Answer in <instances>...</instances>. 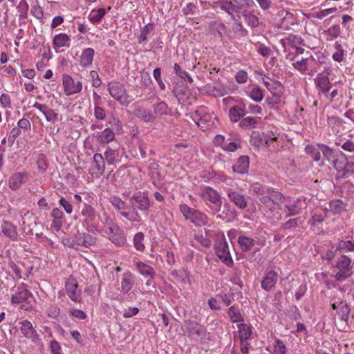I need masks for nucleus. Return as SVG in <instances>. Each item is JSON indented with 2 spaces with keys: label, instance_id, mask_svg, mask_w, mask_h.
<instances>
[{
  "label": "nucleus",
  "instance_id": "f257e3e1",
  "mask_svg": "<svg viewBox=\"0 0 354 354\" xmlns=\"http://www.w3.org/2000/svg\"><path fill=\"white\" fill-rule=\"evenodd\" d=\"M199 196L210 209L212 215L216 216L217 218L223 221H229L230 217L236 216V211L234 207H232L229 203L224 205L227 212L223 211L219 214L222 205V199L221 194L212 187L206 186L201 189Z\"/></svg>",
  "mask_w": 354,
  "mask_h": 354
},
{
  "label": "nucleus",
  "instance_id": "f03ea898",
  "mask_svg": "<svg viewBox=\"0 0 354 354\" xmlns=\"http://www.w3.org/2000/svg\"><path fill=\"white\" fill-rule=\"evenodd\" d=\"M151 208L149 199L147 196L136 194L129 198V209L131 212H121V216L131 222L140 223L142 221L138 210L145 215H148Z\"/></svg>",
  "mask_w": 354,
  "mask_h": 354
},
{
  "label": "nucleus",
  "instance_id": "7ed1b4c3",
  "mask_svg": "<svg viewBox=\"0 0 354 354\" xmlns=\"http://www.w3.org/2000/svg\"><path fill=\"white\" fill-rule=\"evenodd\" d=\"M354 263L351 259L344 254L338 257L333 266L337 270L334 275L335 279L338 281H343L353 274Z\"/></svg>",
  "mask_w": 354,
  "mask_h": 354
},
{
  "label": "nucleus",
  "instance_id": "20e7f679",
  "mask_svg": "<svg viewBox=\"0 0 354 354\" xmlns=\"http://www.w3.org/2000/svg\"><path fill=\"white\" fill-rule=\"evenodd\" d=\"M181 214L186 220L189 221L196 227H202L208 224V216L201 211L192 208L187 204H181L179 207Z\"/></svg>",
  "mask_w": 354,
  "mask_h": 354
},
{
  "label": "nucleus",
  "instance_id": "39448f33",
  "mask_svg": "<svg viewBox=\"0 0 354 354\" xmlns=\"http://www.w3.org/2000/svg\"><path fill=\"white\" fill-rule=\"evenodd\" d=\"M182 330L189 339L196 342L205 339L207 334V330L204 326L190 319L185 321Z\"/></svg>",
  "mask_w": 354,
  "mask_h": 354
},
{
  "label": "nucleus",
  "instance_id": "423d86ee",
  "mask_svg": "<svg viewBox=\"0 0 354 354\" xmlns=\"http://www.w3.org/2000/svg\"><path fill=\"white\" fill-rule=\"evenodd\" d=\"M108 91L111 96L122 105H128L130 103L129 96L123 84L118 82H111L108 84Z\"/></svg>",
  "mask_w": 354,
  "mask_h": 354
},
{
  "label": "nucleus",
  "instance_id": "0eeeda50",
  "mask_svg": "<svg viewBox=\"0 0 354 354\" xmlns=\"http://www.w3.org/2000/svg\"><path fill=\"white\" fill-rule=\"evenodd\" d=\"M216 256L227 266H232L234 263L233 259L230 252L229 245L225 239L217 240L214 245Z\"/></svg>",
  "mask_w": 354,
  "mask_h": 354
},
{
  "label": "nucleus",
  "instance_id": "6e6552de",
  "mask_svg": "<svg viewBox=\"0 0 354 354\" xmlns=\"http://www.w3.org/2000/svg\"><path fill=\"white\" fill-rule=\"evenodd\" d=\"M29 178L30 174L28 171L13 172L8 178V186L11 190L17 191L29 180Z\"/></svg>",
  "mask_w": 354,
  "mask_h": 354
},
{
  "label": "nucleus",
  "instance_id": "1a4fd4ad",
  "mask_svg": "<svg viewBox=\"0 0 354 354\" xmlns=\"http://www.w3.org/2000/svg\"><path fill=\"white\" fill-rule=\"evenodd\" d=\"M225 192L229 201L238 208L245 209L248 207V198L245 194L231 187L227 188Z\"/></svg>",
  "mask_w": 354,
  "mask_h": 354
},
{
  "label": "nucleus",
  "instance_id": "9d476101",
  "mask_svg": "<svg viewBox=\"0 0 354 354\" xmlns=\"http://www.w3.org/2000/svg\"><path fill=\"white\" fill-rule=\"evenodd\" d=\"M63 87L66 95H72L80 93L82 89V84L80 81L75 82L68 75H63Z\"/></svg>",
  "mask_w": 354,
  "mask_h": 354
},
{
  "label": "nucleus",
  "instance_id": "9b49d317",
  "mask_svg": "<svg viewBox=\"0 0 354 354\" xmlns=\"http://www.w3.org/2000/svg\"><path fill=\"white\" fill-rule=\"evenodd\" d=\"M105 233L110 241L118 246H122L126 242V238L122 230L118 225L108 226Z\"/></svg>",
  "mask_w": 354,
  "mask_h": 354
},
{
  "label": "nucleus",
  "instance_id": "f8f14e48",
  "mask_svg": "<svg viewBox=\"0 0 354 354\" xmlns=\"http://www.w3.org/2000/svg\"><path fill=\"white\" fill-rule=\"evenodd\" d=\"M77 211L80 216H82L84 218L82 221V224L95 223L97 217L96 211L95 208L86 203L79 204L77 206Z\"/></svg>",
  "mask_w": 354,
  "mask_h": 354
},
{
  "label": "nucleus",
  "instance_id": "ddd939ff",
  "mask_svg": "<svg viewBox=\"0 0 354 354\" xmlns=\"http://www.w3.org/2000/svg\"><path fill=\"white\" fill-rule=\"evenodd\" d=\"M278 277V273L276 271L266 270L261 281V288L266 291L270 290L275 286Z\"/></svg>",
  "mask_w": 354,
  "mask_h": 354
},
{
  "label": "nucleus",
  "instance_id": "4468645a",
  "mask_svg": "<svg viewBox=\"0 0 354 354\" xmlns=\"http://www.w3.org/2000/svg\"><path fill=\"white\" fill-rule=\"evenodd\" d=\"M246 103L243 100L239 101V105L232 106L229 110V117L232 122H236L246 115Z\"/></svg>",
  "mask_w": 354,
  "mask_h": 354
},
{
  "label": "nucleus",
  "instance_id": "2eb2a0df",
  "mask_svg": "<svg viewBox=\"0 0 354 354\" xmlns=\"http://www.w3.org/2000/svg\"><path fill=\"white\" fill-rule=\"evenodd\" d=\"M287 209L286 216H295L301 213L304 209L307 207V203L305 199L299 198L294 201L293 203L285 205Z\"/></svg>",
  "mask_w": 354,
  "mask_h": 354
},
{
  "label": "nucleus",
  "instance_id": "dca6fc26",
  "mask_svg": "<svg viewBox=\"0 0 354 354\" xmlns=\"http://www.w3.org/2000/svg\"><path fill=\"white\" fill-rule=\"evenodd\" d=\"M21 332L28 339H30L33 343H37L39 338L37 331L34 329L32 323L28 320H24L20 323Z\"/></svg>",
  "mask_w": 354,
  "mask_h": 354
},
{
  "label": "nucleus",
  "instance_id": "f3484780",
  "mask_svg": "<svg viewBox=\"0 0 354 354\" xmlns=\"http://www.w3.org/2000/svg\"><path fill=\"white\" fill-rule=\"evenodd\" d=\"M105 161L104 158L100 153H95L93 160L91 165V174L95 176H100L104 171Z\"/></svg>",
  "mask_w": 354,
  "mask_h": 354
},
{
  "label": "nucleus",
  "instance_id": "a211bd4d",
  "mask_svg": "<svg viewBox=\"0 0 354 354\" xmlns=\"http://www.w3.org/2000/svg\"><path fill=\"white\" fill-rule=\"evenodd\" d=\"M250 165V158L248 156H241L232 166L234 173L243 175L248 174Z\"/></svg>",
  "mask_w": 354,
  "mask_h": 354
},
{
  "label": "nucleus",
  "instance_id": "6ab92c4d",
  "mask_svg": "<svg viewBox=\"0 0 354 354\" xmlns=\"http://www.w3.org/2000/svg\"><path fill=\"white\" fill-rule=\"evenodd\" d=\"M136 268L138 272L142 276L148 279L147 284L149 285L151 283L150 281L153 279L156 276V272L154 269L151 266L141 261H139L136 263Z\"/></svg>",
  "mask_w": 354,
  "mask_h": 354
},
{
  "label": "nucleus",
  "instance_id": "aec40b11",
  "mask_svg": "<svg viewBox=\"0 0 354 354\" xmlns=\"http://www.w3.org/2000/svg\"><path fill=\"white\" fill-rule=\"evenodd\" d=\"M315 83L317 89L324 94H326L331 88L332 84L328 76L319 73L315 79Z\"/></svg>",
  "mask_w": 354,
  "mask_h": 354
},
{
  "label": "nucleus",
  "instance_id": "412c9836",
  "mask_svg": "<svg viewBox=\"0 0 354 354\" xmlns=\"http://www.w3.org/2000/svg\"><path fill=\"white\" fill-rule=\"evenodd\" d=\"M135 283L133 274L130 271L122 274L120 291L122 293H128L133 288Z\"/></svg>",
  "mask_w": 354,
  "mask_h": 354
},
{
  "label": "nucleus",
  "instance_id": "4be33fe9",
  "mask_svg": "<svg viewBox=\"0 0 354 354\" xmlns=\"http://www.w3.org/2000/svg\"><path fill=\"white\" fill-rule=\"evenodd\" d=\"M153 113L157 116L172 115V109L165 101H160L152 105Z\"/></svg>",
  "mask_w": 354,
  "mask_h": 354
},
{
  "label": "nucleus",
  "instance_id": "5701e85b",
  "mask_svg": "<svg viewBox=\"0 0 354 354\" xmlns=\"http://www.w3.org/2000/svg\"><path fill=\"white\" fill-rule=\"evenodd\" d=\"M135 115L142 121L149 123L153 122L156 120V116L150 109L144 107H138L135 111Z\"/></svg>",
  "mask_w": 354,
  "mask_h": 354
},
{
  "label": "nucleus",
  "instance_id": "b1692460",
  "mask_svg": "<svg viewBox=\"0 0 354 354\" xmlns=\"http://www.w3.org/2000/svg\"><path fill=\"white\" fill-rule=\"evenodd\" d=\"M95 50L93 48H87L83 50L80 56V64L83 68H87L92 65Z\"/></svg>",
  "mask_w": 354,
  "mask_h": 354
},
{
  "label": "nucleus",
  "instance_id": "393cba45",
  "mask_svg": "<svg viewBox=\"0 0 354 354\" xmlns=\"http://www.w3.org/2000/svg\"><path fill=\"white\" fill-rule=\"evenodd\" d=\"M318 147L322 151L323 156L328 161H332L336 159L338 154L340 153L342 156H345L342 151L331 149L328 145L324 144H319Z\"/></svg>",
  "mask_w": 354,
  "mask_h": 354
},
{
  "label": "nucleus",
  "instance_id": "a878e982",
  "mask_svg": "<svg viewBox=\"0 0 354 354\" xmlns=\"http://www.w3.org/2000/svg\"><path fill=\"white\" fill-rule=\"evenodd\" d=\"M65 287L68 297L73 301H78L80 300V295L77 291V281L75 279L68 281L66 283Z\"/></svg>",
  "mask_w": 354,
  "mask_h": 354
},
{
  "label": "nucleus",
  "instance_id": "bb28decb",
  "mask_svg": "<svg viewBox=\"0 0 354 354\" xmlns=\"http://www.w3.org/2000/svg\"><path fill=\"white\" fill-rule=\"evenodd\" d=\"M2 232L5 236L12 240H17V232L16 227L10 222L4 221L1 225Z\"/></svg>",
  "mask_w": 354,
  "mask_h": 354
},
{
  "label": "nucleus",
  "instance_id": "cd10ccee",
  "mask_svg": "<svg viewBox=\"0 0 354 354\" xmlns=\"http://www.w3.org/2000/svg\"><path fill=\"white\" fill-rule=\"evenodd\" d=\"M238 243L241 250L243 252H246L251 250V249L254 246L255 240L250 237L241 235L238 238Z\"/></svg>",
  "mask_w": 354,
  "mask_h": 354
},
{
  "label": "nucleus",
  "instance_id": "c85d7f7f",
  "mask_svg": "<svg viewBox=\"0 0 354 354\" xmlns=\"http://www.w3.org/2000/svg\"><path fill=\"white\" fill-rule=\"evenodd\" d=\"M32 296L31 292L28 290H22L17 291L11 297L12 304H19L26 301L30 297Z\"/></svg>",
  "mask_w": 354,
  "mask_h": 354
},
{
  "label": "nucleus",
  "instance_id": "c756f323",
  "mask_svg": "<svg viewBox=\"0 0 354 354\" xmlns=\"http://www.w3.org/2000/svg\"><path fill=\"white\" fill-rule=\"evenodd\" d=\"M347 204L340 199H333L329 203V209L334 214H340L346 209Z\"/></svg>",
  "mask_w": 354,
  "mask_h": 354
},
{
  "label": "nucleus",
  "instance_id": "7c9ffc66",
  "mask_svg": "<svg viewBox=\"0 0 354 354\" xmlns=\"http://www.w3.org/2000/svg\"><path fill=\"white\" fill-rule=\"evenodd\" d=\"M76 241L78 245L88 247L95 244L96 238L88 234L83 233L77 237Z\"/></svg>",
  "mask_w": 354,
  "mask_h": 354
},
{
  "label": "nucleus",
  "instance_id": "2f4dec72",
  "mask_svg": "<svg viewBox=\"0 0 354 354\" xmlns=\"http://www.w3.org/2000/svg\"><path fill=\"white\" fill-rule=\"evenodd\" d=\"M115 138V133L110 128L105 129L97 136V139L100 143L108 144Z\"/></svg>",
  "mask_w": 354,
  "mask_h": 354
},
{
  "label": "nucleus",
  "instance_id": "473e14b6",
  "mask_svg": "<svg viewBox=\"0 0 354 354\" xmlns=\"http://www.w3.org/2000/svg\"><path fill=\"white\" fill-rule=\"evenodd\" d=\"M241 15L244 18V20L248 26H250L251 28H256L259 26V18L252 12L243 10L241 12Z\"/></svg>",
  "mask_w": 354,
  "mask_h": 354
},
{
  "label": "nucleus",
  "instance_id": "72a5a7b5",
  "mask_svg": "<svg viewBox=\"0 0 354 354\" xmlns=\"http://www.w3.org/2000/svg\"><path fill=\"white\" fill-rule=\"evenodd\" d=\"M335 252L345 253L348 252H354V241H340L337 243Z\"/></svg>",
  "mask_w": 354,
  "mask_h": 354
},
{
  "label": "nucleus",
  "instance_id": "f704fd0d",
  "mask_svg": "<svg viewBox=\"0 0 354 354\" xmlns=\"http://www.w3.org/2000/svg\"><path fill=\"white\" fill-rule=\"evenodd\" d=\"M228 316L233 323H241L243 322V317L237 305H233L228 309Z\"/></svg>",
  "mask_w": 354,
  "mask_h": 354
},
{
  "label": "nucleus",
  "instance_id": "c9c22d12",
  "mask_svg": "<svg viewBox=\"0 0 354 354\" xmlns=\"http://www.w3.org/2000/svg\"><path fill=\"white\" fill-rule=\"evenodd\" d=\"M240 340H248L252 335V326L247 324L241 323L238 325Z\"/></svg>",
  "mask_w": 354,
  "mask_h": 354
},
{
  "label": "nucleus",
  "instance_id": "e433bc0d",
  "mask_svg": "<svg viewBox=\"0 0 354 354\" xmlns=\"http://www.w3.org/2000/svg\"><path fill=\"white\" fill-rule=\"evenodd\" d=\"M70 41V37L66 34L60 33L54 36L53 44L54 48H61L67 45Z\"/></svg>",
  "mask_w": 354,
  "mask_h": 354
},
{
  "label": "nucleus",
  "instance_id": "4c0bfd02",
  "mask_svg": "<svg viewBox=\"0 0 354 354\" xmlns=\"http://www.w3.org/2000/svg\"><path fill=\"white\" fill-rule=\"evenodd\" d=\"M106 10L103 8L97 10L93 9L88 16V19L92 24L99 23L106 15Z\"/></svg>",
  "mask_w": 354,
  "mask_h": 354
},
{
  "label": "nucleus",
  "instance_id": "58836bf2",
  "mask_svg": "<svg viewBox=\"0 0 354 354\" xmlns=\"http://www.w3.org/2000/svg\"><path fill=\"white\" fill-rule=\"evenodd\" d=\"M258 120L254 117H246L241 120L239 126L242 129H250L257 127Z\"/></svg>",
  "mask_w": 354,
  "mask_h": 354
},
{
  "label": "nucleus",
  "instance_id": "ea45409f",
  "mask_svg": "<svg viewBox=\"0 0 354 354\" xmlns=\"http://www.w3.org/2000/svg\"><path fill=\"white\" fill-rule=\"evenodd\" d=\"M111 205L120 212L121 214V212H126L125 210L128 209V206L126 203L122 201L118 196H113L109 199Z\"/></svg>",
  "mask_w": 354,
  "mask_h": 354
},
{
  "label": "nucleus",
  "instance_id": "a19ab883",
  "mask_svg": "<svg viewBox=\"0 0 354 354\" xmlns=\"http://www.w3.org/2000/svg\"><path fill=\"white\" fill-rule=\"evenodd\" d=\"M354 174V162L346 161L339 178H348Z\"/></svg>",
  "mask_w": 354,
  "mask_h": 354
},
{
  "label": "nucleus",
  "instance_id": "79ce46f5",
  "mask_svg": "<svg viewBox=\"0 0 354 354\" xmlns=\"http://www.w3.org/2000/svg\"><path fill=\"white\" fill-rule=\"evenodd\" d=\"M194 120H197L196 122L198 126L201 124H205L209 121L211 115L209 114H205L203 109L196 110L194 113Z\"/></svg>",
  "mask_w": 354,
  "mask_h": 354
},
{
  "label": "nucleus",
  "instance_id": "37998d69",
  "mask_svg": "<svg viewBox=\"0 0 354 354\" xmlns=\"http://www.w3.org/2000/svg\"><path fill=\"white\" fill-rule=\"evenodd\" d=\"M267 194H269L274 204L283 203L285 199L284 196L279 192L275 191L273 189H268Z\"/></svg>",
  "mask_w": 354,
  "mask_h": 354
},
{
  "label": "nucleus",
  "instance_id": "c03bdc74",
  "mask_svg": "<svg viewBox=\"0 0 354 354\" xmlns=\"http://www.w3.org/2000/svg\"><path fill=\"white\" fill-rule=\"evenodd\" d=\"M248 96L255 102H261L263 99V93L259 86L254 87L248 93Z\"/></svg>",
  "mask_w": 354,
  "mask_h": 354
},
{
  "label": "nucleus",
  "instance_id": "a18cd8bd",
  "mask_svg": "<svg viewBox=\"0 0 354 354\" xmlns=\"http://www.w3.org/2000/svg\"><path fill=\"white\" fill-rule=\"evenodd\" d=\"M154 28V24L152 23H149L148 24L145 25L141 30L140 35L138 37V41L140 44H142V42L145 41L147 39V35L150 32L151 30H153Z\"/></svg>",
  "mask_w": 354,
  "mask_h": 354
},
{
  "label": "nucleus",
  "instance_id": "49530a36",
  "mask_svg": "<svg viewBox=\"0 0 354 354\" xmlns=\"http://www.w3.org/2000/svg\"><path fill=\"white\" fill-rule=\"evenodd\" d=\"M144 234L141 232L136 233L133 238V245L136 249L138 251L142 252L145 246L143 243Z\"/></svg>",
  "mask_w": 354,
  "mask_h": 354
},
{
  "label": "nucleus",
  "instance_id": "de8ad7c7",
  "mask_svg": "<svg viewBox=\"0 0 354 354\" xmlns=\"http://www.w3.org/2000/svg\"><path fill=\"white\" fill-rule=\"evenodd\" d=\"M8 267L15 273L16 278L17 279H20L22 278V275H21L22 268H25V265L23 263H20L19 265V264H16L13 261H10L8 263Z\"/></svg>",
  "mask_w": 354,
  "mask_h": 354
},
{
  "label": "nucleus",
  "instance_id": "09e8293b",
  "mask_svg": "<svg viewBox=\"0 0 354 354\" xmlns=\"http://www.w3.org/2000/svg\"><path fill=\"white\" fill-rule=\"evenodd\" d=\"M286 40H288V44L293 48L297 47L298 45H305L304 39L295 35H289L288 37H286Z\"/></svg>",
  "mask_w": 354,
  "mask_h": 354
},
{
  "label": "nucleus",
  "instance_id": "8fccbe9b",
  "mask_svg": "<svg viewBox=\"0 0 354 354\" xmlns=\"http://www.w3.org/2000/svg\"><path fill=\"white\" fill-rule=\"evenodd\" d=\"M305 151L308 154L310 155L314 161L317 162L321 160V151L319 149H317L314 146L308 145L305 148Z\"/></svg>",
  "mask_w": 354,
  "mask_h": 354
},
{
  "label": "nucleus",
  "instance_id": "3c124183",
  "mask_svg": "<svg viewBox=\"0 0 354 354\" xmlns=\"http://www.w3.org/2000/svg\"><path fill=\"white\" fill-rule=\"evenodd\" d=\"M174 71L176 75L182 79L187 78L189 83L193 82V79L190 75L185 71H183L179 64H175L174 66Z\"/></svg>",
  "mask_w": 354,
  "mask_h": 354
},
{
  "label": "nucleus",
  "instance_id": "603ef678",
  "mask_svg": "<svg viewBox=\"0 0 354 354\" xmlns=\"http://www.w3.org/2000/svg\"><path fill=\"white\" fill-rule=\"evenodd\" d=\"M287 348L283 342L277 339L274 344V354H286Z\"/></svg>",
  "mask_w": 354,
  "mask_h": 354
},
{
  "label": "nucleus",
  "instance_id": "864d4df0",
  "mask_svg": "<svg viewBox=\"0 0 354 354\" xmlns=\"http://www.w3.org/2000/svg\"><path fill=\"white\" fill-rule=\"evenodd\" d=\"M257 135L259 137V139H260V143L259 144H262L263 142H265L266 145H270V141H274V140H277L278 139L277 137H270V136H268V135H266V134H259V133H257V131H253L252 132V138L257 140Z\"/></svg>",
  "mask_w": 354,
  "mask_h": 354
},
{
  "label": "nucleus",
  "instance_id": "5fc2aeb1",
  "mask_svg": "<svg viewBox=\"0 0 354 354\" xmlns=\"http://www.w3.org/2000/svg\"><path fill=\"white\" fill-rule=\"evenodd\" d=\"M37 168L39 171L44 172L48 169V165L47 162L46 156L43 154L40 153L38 156L37 160Z\"/></svg>",
  "mask_w": 354,
  "mask_h": 354
},
{
  "label": "nucleus",
  "instance_id": "6e6d98bb",
  "mask_svg": "<svg viewBox=\"0 0 354 354\" xmlns=\"http://www.w3.org/2000/svg\"><path fill=\"white\" fill-rule=\"evenodd\" d=\"M21 133V130L17 126L13 127L9 133L8 137V143L10 147H12L16 138Z\"/></svg>",
  "mask_w": 354,
  "mask_h": 354
},
{
  "label": "nucleus",
  "instance_id": "4d7b16f0",
  "mask_svg": "<svg viewBox=\"0 0 354 354\" xmlns=\"http://www.w3.org/2000/svg\"><path fill=\"white\" fill-rule=\"evenodd\" d=\"M159 168H160L159 164L153 160L149 164V167H148L149 175L152 178H155L156 177H158L159 176Z\"/></svg>",
  "mask_w": 354,
  "mask_h": 354
},
{
  "label": "nucleus",
  "instance_id": "13d9d810",
  "mask_svg": "<svg viewBox=\"0 0 354 354\" xmlns=\"http://www.w3.org/2000/svg\"><path fill=\"white\" fill-rule=\"evenodd\" d=\"M118 153L116 151L110 148L107 149L104 152V161L106 160L109 165L114 164Z\"/></svg>",
  "mask_w": 354,
  "mask_h": 354
},
{
  "label": "nucleus",
  "instance_id": "bf43d9fd",
  "mask_svg": "<svg viewBox=\"0 0 354 354\" xmlns=\"http://www.w3.org/2000/svg\"><path fill=\"white\" fill-rule=\"evenodd\" d=\"M221 10L227 12L229 15L233 16L234 12H235L234 2L225 0L221 6Z\"/></svg>",
  "mask_w": 354,
  "mask_h": 354
},
{
  "label": "nucleus",
  "instance_id": "052dcab7",
  "mask_svg": "<svg viewBox=\"0 0 354 354\" xmlns=\"http://www.w3.org/2000/svg\"><path fill=\"white\" fill-rule=\"evenodd\" d=\"M263 83L266 87L272 93L279 91L282 88V84L279 81L273 80L270 82L263 80Z\"/></svg>",
  "mask_w": 354,
  "mask_h": 354
},
{
  "label": "nucleus",
  "instance_id": "680f3d73",
  "mask_svg": "<svg viewBox=\"0 0 354 354\" xmlns=\"http://www.w3.org/2000/svg\"><path fill=\"white\" fill-rule=\"evenodd\" d=\"M349 313L350 308L347 304H344L341 306L339 311L338 312V315H339L341 320L345 322L346 324L348 323Z\"/></svg>",
  "mask_w": 354,
  "mask_h": 354
},
{
  "label": "nucleus",
  "instance_id": "e2e57ef3",
  "mask_svg": "<svg viewBox=\"0 0 354 354\" xmlns=\"http://www.w3.org/2000/svg\"><path fill=\"white\" fill-rule=\"evenodd\" d=\"M292 66L299 71L304 72L308 69V59L302 58L301 60L292 63Z\"/></svg>",
  "mask_w": 354,
  "mask_h": 354
},
{
  "label": "nucleus",
  "instance_id": "0e129e2a",
  "mask_svg": "<svg viewBox=\"0 0 354 354\" xmlns=\"http://www.w3.org/2000/svg\"><path fill=\"white\" fill-rule=\"evenodd\" d=\"M59 204L64 208L68 214H71L73 212V206L71 203L67 201L66 198L62 197L59 201Z\"/></svg>",
  "mask_w": 354,
  "mask_h": 354
},
{
  "label": "nucleus",
  "instance_id": "69168bd1",
  "mask_svg": "<svg viewBox=\"0 0 354 354\" xmlns=\"http://www.w3.org/2000/svg\"><path fill=\"white\" fill-rule=\"evenodd\" d=\"M44 116L48 122L55 123L58 120V114L53 109L49 108L44 113Z\"/></svg>",
  "mask_w": 354,
  "mask_h": 354
},
{
  "label": "nucleus",
  "instance_id": "338daca9",
  "mask_svg": "<svg viewBox=\"0 0 354 354\" xmlns=\"http://www.w3.org/2000/svg\"><path fill=\"white\" fill-rule=\"evenodd\" d=\"M48 317L56 319L59 316L60 308L56 305H51L47 309Z\"/></svg>",
  "mask_w": 354,
  "mask_h": 354
},
{
  "label": "nucleus",
  "instance_id": "774afa93",
  "mask_svg": "<svg viewBox=\"0 0 354 354\" xmlns=\"http://www.w3.org/2000/svg\"><path fill=\"white\" fill-rule=\"evenodd\" d=\"M257 50L261 55L266 57H269L272 53L270 48L263 44H260L258 46Z\"/></svg>",
  "mask_w": 354,
  "mask_h": 354
}]
</instances>
